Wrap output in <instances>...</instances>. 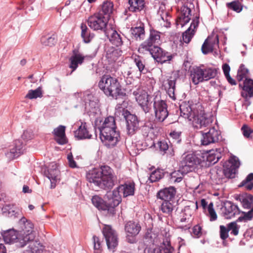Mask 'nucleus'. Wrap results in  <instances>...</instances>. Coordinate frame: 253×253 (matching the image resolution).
<instances>
[{
    "label": "nucleus",
    "instance_id": "nucleus-48",
    "mask_svg": "<svg viewBox=\"0 0 253 253\" xmlns=\"http://www.w3.org/2000/svg\"><path fill=\"white\" fill-rule=\"evenodd\" d=\"M42 97V87H39L35 90L31 89L29 90L28 93L25 97L30 99H36L38 97Z\"/></svg>",
    "mask_w": 253,
    "mask_h": 253
},
{
    "label": "nucleus",
    "instance_id": "nucleus-2",
    "mask_svg": "<svg viewBox=\"0 0 253 253\" xmlns=\"http://www.w3.org/2000/svg\"><path fill=\"white\" fill-rule=\"evenodd\" d=\"M100 138L105 145L109 148L114 147L119 142L120 135L119 131L117 130V126L115 118L109 116L106 118L100 127Z\"/></svg>",
    "mask_w": 253,
    "mask_h": 253
},
{
    "label": "nucleus",
    "instance_id": "nucleus-40",
    "mask_svg": "<svg viewBox=\"0 0 253 253\" xmlns=\"http://www.w3.org/2000/svg\"><path fill=\"white\" fill-rule=\"evenodd\" d=\"M82 29L81 36L84 42L88 43L93 38L94 35L91 34L90 31L85 24L82 23L81 26Z\"/></svg>",
    "mask_w": 253,
    "mask_h": 253
},
{
    "label": "nucleus",
    "instance_id": "nucleus-18",
    "mask_svg": "<svg viewBox=\"0 0 253 253\" xmlns=\"http://www.w3.org/2000/svg\"><path fill=\"white\" fill-rule=\"evenodd\" d=\"M106 37L109 39L110 42L116 46H120L123 44V41L121 35L112 27L109 25V28L104 31Z\"/></svg>",
    "mask_w": 253,
    "mask_h": 253
},
{
    "label": "nucleus",
    "instance_id": "nucleus-33",
    "mask_svg": "<svg viewBox=\"0 0 253 253\" xmlns=\"http://www.w3.org/2000/svg\"><path fill=\"white\" fill-rule=\"evenodd\" d=\"M128 3L129 11L133 12L141 11L145 6L144 0H128Z\"/></svg>",
    "mask_w": 253,
    "mask_h": 253
},
{
    "label": "nucleus",
    "instance_id": "nucleus-52",
    "mask_svg": "<svg viewBox=\"0 0 253 253\" xmlns=\"http://www.w3.org/2000/svg\"><path fill=\"white\" fill-rule=\"evenodd\" d=\"M209 39H206L202 46V51L203 54H207L213 51L211 43H209Z\"/></svg>",
    "mask_w": 253,
    "mask_h": 253
},
{
    "label": "nucleus",
    "instance_id": "nucleus-37",
    "mask_svg": "<svg viewBox=\"0 0 253 253\" xmlns=\"http://www.w3.org/2000/svg\"><path fill=\"white\" fill-rule=\"evenodd\" d=\"M173 201H164L161 206V211L168 215L171 214L175 207Z\"/></svg>",
    "mask_w": 253,
    "mask_h": 253
},
{
    "label": "nucleus",
    "instance_id": "nucleus-14",
    "mask_svg": "<svg viewBox=\"0 0 253 253\" xmlns=\"http://www.w3.org/2000/svg\"><path fill=\"white\" fill-rule=\"evenodd\" d=\"M24 144L19 139L15 140L10 147L9 151L5 153L8 159L11 160L18 157L23 153Z\"/></svg>",
    "mask_w": 253,
    "mask_h": 253
},
{
    "label": "nucleus",
    "instance_id": "nucleus-38",
    "mask_svg": "<svg viewBox=\"0 0 253 253\" xmlns=\"http://www.w3.org/2000/svg\"><path fill=\"white\" fill-rule=\"evenodd\" d=\"M132 37L136 40H141L145 37V30L143 26L131 28L130 29Z\"/></svg>",
    "mask_w": 253,
    "mask_h": 253
},
{
    "label": "nucleus",
    "instance_id": "nucleus-59",
    "mask_svg": "<svg viewBox=\"0 0 253 253\" xmlns=\"http://www.w3.org/2000/svg\"><path fill=\"white\" fill-rule=\"evenodd\" d=\"M241 130L244 136L246 138H249L250 135L253 133V130L246 125L243 126Z\"/></svg>",
    "mask_w": 253,
    "mask_h": 253
},
{
    "label": "nucleus",
    "instance_id": "nucleus-34",
    "mask_svg": "<svg viewBox=\"0 0 253 253\" xmlns=\"http://www.w3.org/2000/svg\"><path fill=\"white\" fill-rule=\"evenodd\" d=\"M242 203L244 209H252L253 208V196L247 193L243 194L239 196L238 199Z\"/></svg>",
    "mask_w": 253,
    "mask_h": 253
},
{
    "label": "nucleus",
    "instance_id": "nucleus-23",
    "mask_svg": "<svg viewBox=\"0 0 253 253\" xmlns=\"http://www.w3.org/2000/svg\"><path fill=\"white\" fill-rule=\"evenodd\" d=\"M176 80L171 77L164 80L163 82L162 86L167 91L169 96L173 99H175L174 91L175 89Z\"/></svg>",
    "mask_w": 253,
    "mask_h": 253
},
{
    "label": "nucleus",
    "instance_id": "nucleus-63",
    "mask_svg": "<svg viewBox=\"0 0 253 253\" xmlns=\"http://www.w3.org/2000/svg\"><path fill=\"white\" fill-rule=\"evenodd\" d=\"M151 130V127L147 126H143L141 128L142 134L144 137H147Z\"/></svg>",
    "mask_w": 253,
    "mask_h": 253
},
{
    "label": "nucleus",
    "instance_id": "nucleus-62",
    "mask_svg": "<svg viewBox=\"0 0 253 253\" xmlns=\"http://www.w3.org/2000/svg\"><path fill=\"white\" fill-rule=\"evenodd\" d=\"M67 159L68 160L69 166L72 168H75L77 167L76 162L74 160L72 153L68 155Z\"/></svg>",
    "mask_w": 253,
    "mask_h": 253
},
{
    "label": "nucleus",
    "instance_id": "nucleus-43",
    "mask_svg": "<svg viewBox=\"0 0 253 253\" xmlns=\"http://www.w3.org/2000/svg\"><path fill=\"white\" fill-rule=\"evenodd\" d=\"M165 173L163 169H158L151 173L149 179L152 183L158 181L163 178Z\"/></svg>",
    "mask_w": 253,
    "mask_h": 253
},
{
    "label": "nucleus",
    "instance_id": "nucleus-6",
    "mask_svg": "<svg viewBox=\"0 0 253 253\" xmlns=\"http://www.w3.org/2000/svg\"><path fill=\"white\" fill-rule=\"evenodd\" d=\"M201 159L194 153L184 154L181 157L180 168L185 172L192 171L201 163Z\"/></svg>",
    "mask_w": 253,
    "mask_h": 253
},
{
    "label": "nucleus",
    "instance_id": "nucleus-53",
    "mask_svg": "<svg viewBox=\"0 0 253 253\" xmlns=\"http://www.w3.org/2000/svg\"><path fill=\"white\" fill-rule=\"evenodd\" d=\"M251 210L247 212H243L242 213L244 214L243 216H240L237 220L238 222L241 221H246L247 220H251L253 217V208L252 209H250Z\"/></svg>",
    "mask_w": 253,
    "mask_h": 253
},
{
    "label": "nucleus",
    "instance_id": "nucleus-31",
    "mask_svg": "<svg viewBox=\"0 0 253 253\" xmlns=\"http://www.w3.org/2000/svg\"><path fill=\"white\" fill-rule=\"evenodd\" d=\"M136 99L143 111L145 113H148L151 109L149 105L148 95L146 93H144L137 96Z\"/></svg>",
    "mask_w": 253,
    "mask_h": 253
},
{
    "label": "nucleus",
    "instance_id": "nucleus-61",
    "mask_svg": "<svg viewBox=\"0 0 253 253\" xmlns=\"http://www.w3.org/2000/svg\"><path fill=\"white\" fill-rule=\"evenodd\" d=\"M207 39H209V43L212 44L213 49L215 45H218L219 39L217 35H216L214 38L209 37Z\"/></svg>",
    "mask_w": 253,
    "mask_h": 253
},
{
    "label": "nucleus",
    "instance_id": "nucleus-54",
    "mask_svg": "<svg viewBox=\"0 0 253 253\" xmlns=\"http://www.w3.org/2000/svg\"><path fill=\"white\" fill-rule=\"evenodd\" d=\"M228 230L231 231V234L237 236L239 233L240 226L237 225L236 222H232L227 224Z\"/></svg>",
    "mask_w": 253,
    "mask_h": 253
},
{
    "label": "nucleus",
    "instance_id": "nucleus-51",
    "mask_svg": "<svg viewBox=\"0 0 253 253\" xmlns=\"http://www.w3.org/2000/svg\"><path fill=\"white\" fill-rule=\"evenodd\" d=\"M227 7L236 12H240L242 10L243 6L239 0H234L226 3Z\"/></svg>",
    "mask_w": 253,
    "mask_h": 253
},
{
    "label": "nucleus",
    "instance_id": "nucleus-11",
    "mask_svg": "<svg viewBox=\"0 0 253 253\" xmlns=\"http://www.w3.org/2000/svg\"><path fill=\"white\" fill-rule=\"evenodd\" d=\"M153 109L154 110L155 119L157 122H163L168 117L169 112L167 105L163 100L156 97L154 99Z\"/></svg>",
    "mask_w": 253,
    "mask_h": 253
},
{
    "label": "nucleus",
    "instance_id": "nucleus-7",
    "mask_svg": "<svg viewBox=\"0 0 253 253\" xmlns=\"http://www.w3.org/2000/svg\"><path fill=\"white\" fill-rule=\"evenodd\" d=\"M1 235L6 244L15 243L18 248H23L27 244L20 232L13 229L3 231L1 233Z\"/></svg>",
    "mask_w": 253,
    "mask_h": 253
},
{
    "label": "nucleus",
    "instance_id": "nucleus-32",
    "mask_svg": "<svg viewBox=\"0 0 253 253\" xmlns=\"http://www.w3.org/2000/svg\"><path fill=\"white\" fill-rule=\"evenodd\" d=\"M157 47V45H155V44L147 39L140 44L138 51L140 53H150L151 54L153 51L154 47Z\"/></svg>",
    "mask_w": 253,
    "mask_h": 253
},
{
    "label": "nucleus",
    "instance_id": "nucleus-13",
    "mask_svg": "<svg viewBox=\"0 0 253 253\" xmlns=\"http://www.w3.org/2000/svg\"><path fill=\"white\" fill-rule=\"evenodd\" d=\"M151 55L155 60L161 64L166 63H169L175 56V54H171L158 46L154 47V50Z\"/></svg>",
    "mask_w": 253,
    "mask_h": 253
},
{
    "label": "nucleus",
    "instance_id": "nucleus-24",
    "mask_svg": "<svg viewBox=\"0 0 253 253\" xmlns=\"http://www.w3.org/2000/svg\"><path fill=\"white\" fill-rule=\"evenodd\" d=\"M199 18H194L191 23L189 28L183 33L182 39L184 42L189 43L194 34V30L198 27L199 24Z\"/></svg>",
    "mask_w": 253,
    "mask_h": 253
},
{
    "label": "nucleus",
    "instance_id": "nucleus-64",
    "mask_svg": "<svg viewBox=\"0 0 253 253\" xmlns=\"http://www.w3.org/2000/svg\"><path fill=\"white\" fill-rule=\"evenodd\" d=\"M169 135L173 139L177 140L178 142L180 141V137L181 135V132L173 131L170 133Z\"/></svg>",
    "mask_w": 253,
    "mask_h": 253
},
{
    "label": "nucleus",
    "instance_id": "nucleus-12",
    "mask_svg": "<svg viewBox=\"0 0 253 253\" xmlns=\"http://www.w3.org/2000/svg\"><path fill=\"white\" fill-rule=\"evenodd\" d=\"M102 233L105 239L108 249L114 252L118 245V235L109 225H105Z\"/></svg>",
    "mask_w": 253,
    "mask_h": 253
},
{
    "label": "nucleus",
    "instance_id": "nucleus-30",
    "mask_svg": "<svg viewBox=\"0 0 253 253\" xmlns=\"http://www.w3.org/2000/svg\"><path fill=\"white\" fill-rule=\"evenodd\" d=\"M239 87L243 91L241 93H245L250 97H253V80L246 79L242 84H239Z\"/></svg>",
    "mask_w": 253,
    "mask_h": 253
},
{
    "label": "nucleus",
    "instance_id": "nucleus-44",
    "mask_svg": "<svg viewBox=\"0 0 253 253\" xmlns=\"http://www.w3.org/2000/svg\"><path fill=\"white\" fill-rule=\"evenodd\" d=\"M41 42L43 45L52 46L56 43V36L54 34L51 36H42L41 38Z\"/></svg>",
    "mask_w": 253,
    "mask_h": 253
},
{
    "label": "nucleus",
    "instance_id": "nucleus-27",
    "mask_svg": "<svg viewBox=\"0 0 253 253\" xmlns=\"http://www.w3.org/2000/svg\"><path fill=\"white\" fill-rule=\"evenodd\" d=\"M180 115L189 121H192L195 115L191 105L188 103H183L180 105Z\"/></svg>",
    "mask_w": 253,
    "mask_h": 253
},
{
    "label": "nucleus",
    "instance_id": "nucleus-15",
    "mask_svg": "<svg viewBox=\"0 0 253 253\" xmlns=\"http://www.w3.org/2000/svg\"><path fill=\"white\" fill-rule=\"evenodd\" d=\"M219 132L214 127L210 128L208 131L203 132V137L201 139L202 144L208 145L217 142L219 139Z\"/></svg>",
    "mask_w": 253,
    "mask_h": 253
},
{
    "label": "nucleus",
    "instance_id": "nucleus-36",
    "mask_svg": "<svg viewBox=\"0 0 253 253\" xmlns=\"http://www.w3.org/2000/svg\"><path fill=\"white\" fill-rule=\"evenodd\" d=\"M192 212V210L189 206L185 207L183 211V216L180 218V222L185 223V226L186 228H189L190 227Z\"/></svg>",
    "mask_w": 253,
    "mask_h": 253
},
{
    "label": "nucleus",
    "instance_id": "nucleus-60",
    "mask_svg": "<svg viewBox=\"0 0 253 253\" xmlns=\"http://www.w3.org/2000/svg\"><path fill=\"white\" fill-rule=\"evenodd\" d=\"M34 134L31 130H25L22 136V138L25 141H28L33 139Z\"/></svg>",
    "mask_w": 253,
    "mask_h": 253
},
{
    "label": "nucleus",
    "instance_id": "nucleus-35",
    "mask_svg": "<svg viewBox=\"0 0 253 253\" xmlns=\"http://www.w3.org/2000/svg\"><path fill=\"white\" fill-rule=\"evenodd\" d=\"M113 10V3L110 1L104 2L102 5L101 9L97 13L101 14V16L106 17L109 20L110 14Z\"/></svg>",
    "mask_w": 253,
    "mask_h": 253
},
{
    "label": "nucleus",
    "instance_id": "nucleus-39",
    "mask_svg": "<svg viewBox=\"0 0 253 253\" xmlns=\"http://www.w3.org/2000/svg\"><path fill=\"white\" fill-rule=\"evenodd\" d=\"M193 121L195 122L196 126L199 128L207 126L211 122L210 119L201 115L195 116Z\"/></svg>",
    "mask_w": 253,
    "mask_h": 253
},
{
    "label": "nucleus",
    "instance_id": "nucleus-8",
    "mask_svg": "<svg viewBox=\"0 0 253 253\" xmlns=\"http://www.w3.org/2000/svg\"><path fill=\"white\" fill-rule=\"evenodd\" d=\"M19 224L21 226L22 230L19 231L26 244H34V240L36 237V232L33 230V224L25 217L21 218Z\"/></svg>",
    "mask_w": 253,
    "mask_h": 253
},
{
    "label": "nucleus",
    "instance_id": "nucleus-5",
    "mask_svg": "<svg viewBox=\"0 0 253 253\" xmlns=\"http://www.w3.org/2000/svg\"><path fill=\"white\" fill-rule=\"evenodd\" d=\"M116 109L118 111H122L126 123L127 133L129 135H132L136 133L139 128V120L137 116L131 114L126 109L121 107V104H118Z\"/></svg>",
    "mask_w": 253,
    "mask_h": 253
},
{
    "label": "nucleus",
    "instance_id": "nucleus-28",
    "mask_svg": "<svg viewBox=\"0 0 253 253\" xmlns=\"http://www.w3.org/2000/svg\"><path fill=\"white\" fill-rule=\"evenodd\" d=\"M75 135L79 139H90L92 136L89 134L85 123H82L78 130L75 131Z\"/></svg>",
    "mask_w": 253,
    "mask_h": 253
},
{
    "label": "nucleus",
    "instance_id": "nucleus-29",
    "mask_svg": "<svg viewBox=\"0 0 253 253\" xmlns=\"http://www.w3.org/2000/svg\"><path fill=\"white\" fill-rule=\"evenodd\" d=\"M84 59V56L81 54L75 53L74 51L73 55L71 56L69 59L70 62L69 67L72 69V72L77 68L79 65L83 63Z\"/></svg>",
    "mask_w": 253,
    "mask_h": 253
},
{
    "label": "nucleus",
    "instance_id": "nucleus-16",
    "mask_svg": "<svg viewBox=\"0 0 253 253\" xmlns=\"http://www.w3.org/2000/svg\"><path fill=\"white\" fill-rule=\"evenodd\" d=\"M59 173L57 164L55 162L51 163L47 167V169L45 170L44 174L51 182V188H55Z\"/></svg>",
    "mask_w": 253,
    "mask_h": 253
},
{
    "label": "nucleus",
    "instance_id": "nucleus-57",
    "mask_svg": "<svg viewBox=\"0 0 253 253\" xmlns=\"http://www.w3.org/2000/svg\"><path fill=\"white\" fill-rule=\"evenodd\" d=\"M219 228L220 237L222 240H225L228 237V232L229 231L228 230V225L227 227L224 225H220Z\"/></svg>",
    "mask_w": 253,
    "mask_h": 253
},
{
    "label": "nucleus",
    "instance_id": "nucleus-25",
    "mask_svg": "<svg viewBox=\"0 0 253 253\" xmlns=\"http://www.w3.org/2000/svg\"><path fill=\"white\" fill-rule=\"evenodd\" d=\"M202 66L193 68L190 71V77L195 84L204 82V71Z\"/></svg>",
    "mask_w": 253,
    "mask_h": 253
},
{
    "label": "nucleus",
    "instance_id": "nucleus-1",
    "mask_svg": "<svg viewBox=\"0 0 253 253\" xmlns=\"http://www.w3.org/2000/svg\"><path fill=\"white\" fill-rule=\"evenodd\" d=\"M89 182L105 190H111L115 185L116 177L113 170L108 166H103L100 169L89 171L86 174Z\"/></svg>",
    "mask_w": 253,
    "mask_h": 253
},
{
    "label": "nucleus",
    "instance_id": "nucleus-45",
    "mask_svg": "<svg viewBox=\"0 0 253 253\" xmlns=\"http://www.w3.org/2000/svg\"><path fill=\"white\" fill-rule=\"evenodd\" d=\"M179 169L177 170H174L170 173V179L174 182H180L184 175L187 174L188 172H185L183 169H181L179 168Z\"/></svg>",
    "mask_w": 253,
    "mask_h": 253
},
{
    "label": "nucleus",
    "instance_id": "nucleus-22",
    "mask_svg": "<svg viewBox=\"0 0 253 253\" xmlns=\"http://www.w3.org/2000/svg\"><path fill=\"white\" fill-rule=\"evenodd\" d=\"M65 126L60 125L52 131L55 140L60 145H64L68 142L65 135Z\"/></svg>",
    "mask_w": 253,
    "mask_h": 253
},
{
    "label": "nucleus",
    "instance_id": "nucleus-20",
    "mask_svg": "<svg viewBox=\"0 0 253 253\" xmlns=\"http://www.w3.org/2000/svg\"><path fill=\"white\" fill-rule=\"evenodd\" d=\"M191 9L187 4L182 6L181 7V15L176 21L177 25L182 27L188 23L191 19Z\"/></svg>",
    "mask_w": 253,
    "mask_h": 253
},
{
    "label": "nucleus",
    "instance_id": "nucleus-19",
    "mask_svg": "<svg viewBox=\"0 0 253 253\" xmlns=\"http://www.w3.org/2000/svg\"><path fill=\"white\" fill-rule=\"evenodd\" d=\"M135 184L133 181L126 182L115 189L118 193H122L124 198L133 196L134 194Z\"/></svg>",
    "mask_w": 253,
    "mask_h": 253
},
{
    "label": "nucleus",
    "instance_id": "nucleus-55",
    "mask_svg": "<svg viewBox=\"0 0 253 253\" xmlns=\"http://www.w3.org/2000/svg\"><path fill=\"white\" fill-rule=\"evenodd\" d=\"M209 215L210 217V221H213L217 219V215L213 209V205L211 203L208 206Z\"/></svg>",
    "mask_w": 253,
    "mask_h": 253
},
{
    "label": "nucleus",
    "instance_id": "nucleus-17",
    "mask_svg": "<svg viewBox=\"0 0 253 253\" xmlns=\"http://www.w3.org/2000/svg\"><path fill=\"white\" fill-rule=\"evenodd\" d=\"M222 211L226 218H231L241 212L237 205L228 201L224 203Z\"/></svg>",
    "mask_w": 253,
    "mask_h": 253
},
{
    "label": "nucleus",
    "instance_id": "nucleus-49",
    "mask_svg": "<svg viewBox=\"0 0 253 253\" xmlns=\"http://www.w3.org/2000/svg\"><path fill=\"white\" fill-rule=\"evenodd\" d=\"M249 70L247 69L244 64H241L238 70L237 80L239 82H241L247 78L248 75L249 74Z\"/></svg>",
    "mask_w": 253,
    "mask_h": 253
},
{
    "label": "nucleus",
    "instance_id": "nucleus-46",
    "mask_svg": "<svg viewBox=\"0 0 253 253\" xmlns=\"http://www.w3.org/2000/svg\"><path fill=\"white\" fill-rule=\"evenodd\" d=\"M93 205L99 210L106 211V206L105 201L98 196H94L91 199Z\"/></svg>",
    "mask_w": 253,
    "mask_h": 253
},
{
    "label": "nucleus",
    "instance_id": "nucleus-3",
    "mask_svg": "<svg viewBox=\"0 0 253 253\" xmlns=\"http://www.w3.org/2000/svg\"><path fill=\"white\" fill-rule=\"evenodd\" d=\"M98 86L104 94L109 97L117 99L118 96L126 95L118 80L110 75H104L98 83Z\"/></svg>",
    "mask_w": 253,
    "mask_h": 253
},
{
    "label": "nucleus",
    "instance_id": "nucleus-58",
    "mask_svg": "<svg viewBox=\"0 0 253 253\" xmlns=\"http://www.w3.org/2000/svg\"><path fill=\"white\" fill-rule=\"evenodd\" d=\"M82 97L85 104L89 103V105H90V104L94 101V97L88 91H85L84 92Z\"/></svg>",
    "mask_w": 253,
    "mask_h": 253
},
{
    "label": "nucleus",
    "instance_id": "nucleus-4",
    "mask_svg": "<svg viewBox=\"0 0 253 253\" xmlns=\"http://www.w3.org/2000/svg\"><path fill=\"white\" fill-rule=\"evenodd\" d=\"M240 162L236 157H232L225 162L223 169H218L216 171V177L219 182H225V178L235 177L237 169L240 166Z\"/></svg>",
    "mask_w": 253,
    "mask_h": 253
},
{
    "label": "nucleus",
    "instance_id": "nucleus-26",
    "mask_svg": "<svg viewBox=\"0 0 253 253\" xmlns=\"http://www.w3.org/2000/svg\"><path fill=\"white\" fill-rule=\"evenodd\" d=\"M141 227L138 223L130 221L125 225V231L127 234L128 240V237H133L136 236L139 232Z\"/></svg>",
    "mask_w": 253,
    "mask_h": 253
},
{
    "label": "nucleus",
    "instance_id": "nucleus-50",
    "mask_svg": "<svg viewBox=\"0 0 253 253\" xmlns=\"http://www.w3.org/2000/svg\"><path fill=\"white\" fill-rule=\"evenodd\" d=\"M147 39L155 44L158 43L160 41V32L153 29H150L149 36Z\"/></svg>",
    "mask_w": 253,
    "mask_h": 253
},
{
    "label": "nucleus",
    "instance_id": "nucleus-56",
    "mask_svg": "<svg viewBox=\"0 0 253 253\" xmlns=\"http://www.w3.org/2000/svg\"><path fill=\"white\" fill-rule=\"evenodd\" d=\"M93 243H94V253H100L101 251V242L98 237L96 236L93 237Z\"/></svg>",
    "mask_w": 253,
    "mask_h": 253
},
{
    "label": "nucleus",
    "instance_id": "nucleus-9",
    "mask_svg": "<svg viewBox=\"0 0 253 253\" xmlns=\"http://www.w3.org/2000/svg\"><path fill=\"white\" fill-rule=\"evenodd\" d=\"M108 20L106 17L101 16V14L97 13L89 16L87 20L88 26L94 31L100 30L103 31L109 28L108 25Z\"/></svg>",
    "mask_w": 253,
    "mask_h": 253
},
{
    "label": "nucleus",
    "instance_id": "nucleus-41",
    "mask_svg": "<svg viewBox=\"0 0 253 253\" xmlns=\"http://www.w3.org/2000/svg\"><path fill=\"white\" fill-rule=\"evenodd\" d=\"M204 71L203 77L204 81H208L216 77L217 73V70L214 68H204L202 65Z\"/></svg>",
    "mask_w": 253,
    "mask_h": 253
},
{
    "label": "nucleus",
    "instance_id": "nucleus-42",
    "mask_svg": "<svg viewBox=\"0 0 253 253\" xmlns=\"http://www.w3.org/2000/svg\"><path fill=\"white\" fill-rule=\"evenodd\" d=\"M134 62L141 73L145 74L147 72L145 68L144 60L143 58L139 55H135L133 56Z\"/></svg>",
    "mask_w": 253,
    "mask_h": 253
},
{
    "label": "nucleus",
    "instance_id": "nucleus-10",
    "mask_svg": "<svg viewBox=\"0 0 253 253\" xmlns=\"http://www.w3.org/2000/svg\"><path fill=\"white\" fill-rule=\"evenodd\" d=\"M105 203L106 206V210L112 215L115 214V208L118 206L122 201L121 195L114 189L112 192L108 191L104 197Z\"/></svg>",
    "mask_w": 253,
    "mask_h": 253
},
{
    "label": "nucleus",
    "instance_id": "nucleus-47",
    "mask_svg": "<svg viewBox=\"0 0 253 253\" xmlns=\"http://www.w3.org/2000/svg\"><path fill=\"white\" fill-rule=\"evenodd\" d=\"M216 152L214 150H211L209 152V154L207 157V160L212 164L216 163L221 158V154L217 150H216Z\"/></svg>",
    "mask_w": 253,
    "mask_h": 253
},
{
    "label": "nucleus",
    "instance_id": "nucleus-21",
    "mask_svg": "<svg viewBox=\"0 0 253 253\" xmlns=\"http://www.w3.org/2000/svg\"><path fill=\"white\" fill-rule=\"evenodd\" d=\"M176 194V189L172 186L165 188L157 193V197L164 201H173Z\"/></svg>",
    "mask_w": 253,
    "mask_h": 253
}]
</instances>
